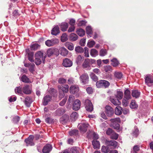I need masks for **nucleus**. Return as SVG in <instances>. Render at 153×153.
<instances>
[{
  "mask_svg": "<svg viewBox=\"0 0 153 153\" xmlns=\"http://www.w3.org/2000/svg\"><path fill=\"white\" fill-rule=\"evenodd\" d=\"M79 79L82 85H85L88 82L89 77L87 74L85 73L82 74L80 76Z\"/></svg>",
  "mask_w": 153,
  "mask_h": 153,
  "instance_id": "5",
  "label": "nucleus"
},
{
  "mask_svg": "<svg viewBox=\"0 0 153 153\" xmlns=\"http://www.w3.org/2000/svg\"><path fill=\"white\" fill-rule=\"evenodd\" d=\"M86 33L88 34H91L92 33V30L91 27L90 26H88L86 27Z\"/></svg>",
  "mask_w": 153,
  "mask_h": 153,
  "instance_id": "52",
  "label": "nucleus"
},
{
  "mask_svg": "<svg viewBox=\"0 0 153 153\" xmlns=\"http://www.w3.org/2000/svg\"><path fill=\"white\" fill-rule=\"evenodd\" d=\"M68 39L67 34L65 33L63 34L61 37V40L62 42H65Z\"/></svg>",
  "mask_w": 153,
  "mask_h": 153,
  "instance_id": "45",
  "label": "nucleus"
},
{
  "mask_svg": "<svg viewBox=\"0 0 153 153\" xmlns=\"http://www.w3.org/2000/svg\"><path fill=\"white\" fill-rule=\"evenodd\" d=\"M33 53L32 52H30L28 53V59L31 62H34L33 59Z\"/></svg>",
  "mask_w": 153,
  "mask_h": 153,
  "instance_id": "47",
  "label": "nucleus"
},
{
  "mask_svg": "<svg viewBox=\"0 0 153 153\" xmlns=\"http://www.w3.org/2000/svg\"><path fill=\"white\" fill-rule=\"evenodd\" d=\"M23 92L25 94H29L32 91L31 87L30 85H26L22 88Z\"/></svg>",
  "mask_w": 153,
  "mask_h": 153,
  "instance_id": "9",
  "label": "nucleus"
},
{
  "mask_svg": "<svg viewBox=\"0 0 153 153\" xmlns=\"http://www.w3.org/2000/svg\"><path fill=\"white\" fill-rule=\"evenodd\" d=\"M102 70L106 72L110 73L112 71V68L111 66L109 65H106L104 66L102 68Z\"/></svg>",
  "mask_w": 153,
  "mask_h": 153,
  "instance_id": "24",
  "label": "nucleus"
},
{
  "mask_svg": "<svg viewBox=\"0 0 153 153\" xmlns=\"http://www.w3.org/2000/svg\"><path fill=\"white\" fill-rule=\"evenodd\" d=\"M95 44V42L94 41H90L88 43V46L89 48H91Z\"/></svg>",
  "mask_w": 153,
  "mask_h": 153,
  "instance_id": "54",
  "label": "nucleus"
},
{
  "mask_svg": "<svg viewBox=\"0 0 153 153\" xmlns=\"http://www.w3.org/2000/svg\"><path fill=\"white\" fill-rule=\"evenodd\" d=\"M76 33L80 36H82L85 34V31L82 29H79L76 31Z\"/></svg>",
  "mask_w": 153,
  "mask_h": 153,
  "instance_id": "31",
  "label": "nucleus"
},
{
  "mask_svg": "<svg viewBox=\"0 0 153 153\" xmlns=\"http://www.w3.org/2000/svg\"><path fill=\"white\" fill-rule=\"evenodd\" d=\"M74 99L75 97L74 95H70L69 97V98L68 100V102L70 103H71L74 100Z\"/></svg>",
  "mask_w": 153,
  "mask_h": 153,
  "instance_id": "56",
  "label": "nucleus"
},
{
  "mask_svg": "<svg viewBox=\"0 0 153 153\" xmlns=\"http://www.w3.org/2000/svg\"><path fill=\"white\" fill-rule=\"evenodd\" d=\"M92 144L94 149L99 148L100 143L99 141L96 140H94L92 142Z\"/></svg>",
  "mask_w": 153,
  "mask_h": 153,
  "instance_id": "27",
  "label": "nucleus"
},
{
  "mask_svg": "<svg viewBox=\"0 0 153 153\" xmlns=\"http://www.w3.org/2000/svg\"><path fill=\"white\" fill-rule=\"evenodd\" d=\"M85 51L84 52V56L86 57H88L89 56L88 53V49L85 47L84 48Z\"/></svg>",
  "mask_w": 153,
  "mask_h": 153,
  "instance_id": "53",
  "label": "nucleus"
},
{
  "mask_svg": "<svg viewBox=\"0 0 153 153\" xmlns=\"http://www.w3.org/2000/svg\"><path fill=\"white\" fill-rule=\"evenodd\" d=\"M86 23V22L85 21H80L78 23V25L79 26H83L85 25Z\"/></svg>",
  "mask_w": 153,
  "mask_h": 153,
  "instance_id": "63",
  "label": "nucleus"
},
{
  "mask_svg": "<svg viewBox=\"0 0 153 153\" xmlns=\"http://www.w3.org/2000/svg\"><path fill=\"white\" fill-rule=\"evenodd\" d=\"M21 80L22 82L25 83H29L30 82L29 79L25 75L22 76Z\"/></svg>",
  "mask_w": 153,
  "mask_h": 153,
  "instance_id": "35",
  "label": "nucleus"
},
{
  "mask_svg": "<svg viewBox=\"0 0 153 153\" xmlns=\"http://www.w3.org/2000/svg\"><path fill=\"white\" fill-rule=\"evenodd\" d=\"M114 132L110 128H108L107 131H106V134H107L108 135H111L112 133H113Z\"/></svg>",
  "mask_w": 153,
  "mask_h": 153,
  "instance_id": "61",
  "label": "nucleus"
},
{
  "mask_svg": "<svg viewBox=\"0 0 153 153\" xmlns=\"http://www.w3.org/2000/svg\"><path fill=\"white\" fill-rule=\"evenodd\" d=\"M75 51L77 52L81 53L83 52L84 50L82 47L78 46L75 48Z\"/></svg>",
  "mask_w": 153,
  "mask_h": 153,
  "instance_id": "48",
  "label": "nucleus"
},
{
  "mask_svg": "<svg viewBox=\"0 0 153 153\" xmlns=\"http://www.w3.org/2000/svg\"><path fill=\"white\" fill-rule=\"evenodd\" d=\"M128 100H127L125 98H124L123 99V105L125 106H127L128 104Z\"/></svg>",
  "mask_w": 153,
  "mask_h": 153,
  "instance_id": "60",
  "label": "nucleus"
},
{
  "mask_svg": "<svg viewBox=\"0 0 153 153\" xmlns=\"http://www.w3.org/2000/svg\"><path fill=\"white\" fill-rule=\"evenodd\" d=\"M65 46L70 50H73L74 48L73 44L71 42H67L65 44Z\"/></svg>",
  "mask_w": 153,
  "mask_h": 153,
  "instance_id": "26",
  "label": "nucleus"
},
{
  "mask_svg": "<svg viewBox=\"0 0 153 153\" xmlns=\"http://www.w3.org/2000/svg\"><path fill=\"white\" fill-rule=\"evenodd\" d=\"M140 93L137 90L132 91V96L133 97L137 98L139 97L140 95Z\"/></svg>",
  "mask_w": 153,
  "mask_h": 153,
  "instance_id": "33",
  "label": "nucleus"
},
{
  "mask_svg": "<svg viewBox=\"0 0 153 153\" xmlns=\"http://www.w3.org/2000/svg\"><path fill=\"white\" fill-rule=\"evenodd\" d=\"M88 126V124L85 121H83L82 123L79 124L78 127L80 131L84 133L87 131Z\"/></svg>",
  "mask_w": 153,
  "mask_h": 153,
  "instance_id": "3",
  "label": "nucleus"
},
{
  "mask_svg": "<svg viewBox=\"0 0 153 153\" xmlns=\"http://www.w3.org/2000/svg\"><path fill=\"white\" fill-rule=\"evenodd\" d=\"M111 121L113 123V126L114 128L117 129H119V124L118 123L120 122V120L119 118H117L111 119Z\"/></svg>",
  "mask_w": 153,
  "mask_h": 153,
  "instance_id": "10",
  "label": "nucleus"
},
{
  "mask_svg": "<svg viewBox=\"0 0 153 153\" xmlns=\"http://www.w3.org/2000/svg\"><path fill=\"white\" fill-rule=\"evenodd\" d=\"M106 144L108 146H112L114 148H116L117 146V143L114 140L110 141L106 140Z\"/></svg>",
  "mask_w": 153,
  "mask_h": 153,
  "instance_id": "11",
  "label": "nucleus"
},
{
  "mask_svg": "<svg viewBox=\"0 0 153 153\" xmlns=\"http://www.w3.org/2000/svg\"><path fill=\"white\" fill-rule=\"evenodd\" d=\"M78 130H73L69 132V134L71 136L76 135L78 134Z\"/></svg>",
  "mask_w": 153,
  "mask_h": 153,
  "instance_id": "50",
  "label": "nucleus"
},
{
  "mask_svg": "<svg viewBox=\"0 0 153 153\" xmlns=\"http://www.w3.org/2000/svg\"><path fill=\"white\" fill-rule=\"evenodd\" d=\"M61 54L63 56H66L68 53V51L64 48H61L60 49Z\"/></svg>",
  "mask_w": 153,
  "mask_h": 153,
  "instance_id": "25",
  "label": "nucleus"
},
{
  "mask_svg": "<svg viewBox=\"0 0 153 153\" xmlns=\"http://www.w3.org/2000/svg\"><path fill=\"white\" fill-rule=\"evenodd\" d=\"M68 88L69 86L67 85H63L60 87L61 90L64 92H67L68 91Z\"/></svg>",
  "mask_w": 153,
  "mask_h": 153,
  "instance_id": "29",
  "label": "nucleus"
},
{
  "mask_svg": "<svg viewBox=\"0 0 153 153\" xmlns=\"http://www.w3.org/2000/svg\"><path fill=\"white\" fill-rule=\"evenodd\" d=\"M138 106V105L136 104L134 100H132L130 104V108H131L134 109L137 108Z\"/></svg>",
  "mask_w": 153,
  "mask_h": 153,
  "instance_id": "41",
  "label": "nucleus"
},
{
  "mask_svg": "<svg viewBox=\"0 0 153 153\" xmlns=\"http://www.w3.org/2000/svg\"><path fill=\"white\" fill-rule=\"evenodd\" d=\"M33 100L32 98L28 96L26 97L24 101L25 104L27 107H29L30 106Z\"/></svg>",
  "mask_w": 153,
  "mask_h": 153,
  "instance_id": "17",
  "label": "nucleus"
},
{
  "mask_svg": "<svg viewBox=\"0 0 153 153\" xmlns=\"http://www.w3.org/2000/svg\"><path fill=\"white\" fill-rule=\"evenodd\" d=\"M145 83L148 86L153 85V77L150 75H147L145 78Z\"/></svg>",
  "mask_w": 153,
  "mask_h": 153,
  "instance_id": "6",
  "label": "nucleus"
},
{
  "mask_svg": "<svg viewBox=\"0 0 153 153\" xmlns=\"http://www.w3.org/2000/svg\"><path fill=\"white\" fill-rule=\"evenodd\" d=\"M117 98L119 99H121L123 97V92L122 91H117L116 95Z\"/></svg>",
  "mask_w": 153,
  "mask_h": 153,
  "instance_id": "43",
  "label": "nucleus"
},
{
  "mask_svg": "<svg viewBox=\"0 0 153 153\" xmlns=\"http://www.w3.org/2000/svg\"><path fill=\"white\" fill-rule=\"evenodd\" d=\"M122 111V108L120 106L116 107L115 109V113L117 115H120L121 114Z\"/></svg>",
  "mask_w": 153,
  "mask_h": 153,
  "instance_id": "28",
  "label": "nucleus"
},
{
  "mask_svg": "<svg viewBox=\"0 0 153 153\" xmlns=\"http://www.w3.org/2000/svg\"><path fill=\"white\" fill-rule=\"evenodd\" d=\"M81 102L80 101L78 100H76L74 101L73 104V109L76 111L79 109L80 108Z\"/></svg>",
  "mask_w": 153,
  "mask_h": 153,
  "instance_id": "12",
  "label": "nucleus"
},
{
  "mask_svg": "<svg viewBox=\"0 0 153 153\" xmlns=\"http://www.w3.org/2000/svg\"><path fill=\"white\" fill-rule=\"evenodd\" d=\"M59 25L60 26L61 30L63 31H66L68 26V24L65 22H62Z\"/></svg>",
  "mask_w": 153,
  "mask_h": 153,
  "instance_id": "20",
  "label": "nucleus"
},
{
  "mask_svg": "<svg viewBox=\"0 0 153 153\" xmlns=\"http://www.w3.org/2000/svg\"><path fill=\"white\" fill-rule=\"evenodd\" d=\"M63 65L64 66L66 67H70L72 65V62L70 59L66 58L64 60Z\"/></svg>",
  "mask_w": 153,
  "mask_h": 153,
  "instance_id": "15",
  "label": "nucleus"
},
{
  "mask_svg": "<svg viewBox=\"0 0 153 153\" xmlns=\"http://www.w3.org/2000/svg\"><path fill=\"white\" fill-rule=\"evenodd\" d=\"M45 43L46 45L48 47H50L51 46H53V45L52 43V42L51 40H47L45 42Z\"/></svg>",
  "mask_w": 153,
  "mask_h": 153,
  "instance_id": "59",
  "label": "nucleus"
},
{
  "mask_svg": "<svg viewBox=\"0 0 153 153\" xmlns=\"http://www.w3.org/2000/svg\"><path fill=\"white\" fill-rule=\"evenodd\" d=\"M34 137L33 135H30L26 139L25 141L26 143L27 146H33L34 145L33 142Z\"/></svg>",
  "mask_w": 153,
  "mask_h": 153,
  "instance_id": "7",
  "label": "nucleus"
},
{
  "mask_svg": "<svg viewBox=\"0 0 153 153\" xmlns=\"http://www.w3.org/2000/svg\"><path fill=\"white\" fill-rule=\"evenodd\" d=\"M51 40L52 42L53 46L57 44L59 42V40L57 39H53Z\"/></svg>",
  "mask_w": 153,
  "mask_h": 153,
  "instance_id": "58",
  "label": "nucleus"
},
{
  "mask_svg": "<svg viewBox=\"0 0 153 153\" xmlns=\"http://www.w3.org/2000/svg\"><path fill=\"white\" fill-rule=\"evenodd\" d=\"M105 112L107 115L108 117H111L114 113V111L113 108L109 105H106L105 107Z\"/></svg>",
  "mask_w": 153,
  "mask_h": 153,
  "instance_id": "8",
  "label": "nucleus"
},
{
  "mask_svg": "<svg viewBox=\"0 0 153 153\" xmlns=\"http://www.w3.org/2000/svg\"><path fill=\"white\" fill-rule=\"evenodd\" d=\"M57 50L54 48H50L48 49L47 52V55L48 57H50L54 53L55 51H56Z\"/></svg>",
  "mask_w": 153,
  "mask_h": 153,
  "instance_id": "23",
  "label": "nucleus"
},
{
  "mask_svg": "<svg viewBox=\"0 0 153 153\" xmlns=\"http://www.w3.org/2000/svg\"><path fill=\"white\" fill-rule=\"evenodd\" d=\"M84 59V58L83 56H82L80 55H79L76 58V62L78 64H80L83 61Z\"/></svg>",
  "mask_w": 153,
  "mask_h": 153,
  "instance_id": "37",
  "label": "nucleus"
},
{
  "mask_svg": "<svg viewBox=\"0 0 153 153\" xmlns=\"http://www.w3.org/2000/svg\"><path fill=\"white\" fill-rule=\"evenodd\" d=\"M40 45L37 44H34L30 46V49L32 50H35L39 49Z\"/></svg>",
  "mask_w": 153,
  "mask_h": 153,
  "instance_id": "40",
  "label": "nucleus"
},
{
  "mask_svg": "<svg viewBox=\"0 0 153 153\" xmlns=\"http://www.w3.org/2000/svg\"><path fill=\"white\" fill-rule=\"evenodd\" d=\"M51 99V97L49 96H46L44 97L43 99V104L44 105H46Z\"/></svg>",
  "mask_w": 153,
  "mask_h": 153,
  "instance_id": "22",
  "label": "nucleus"
},
{
  "mask_svg": "<svg viewBox=\"0 0 153 153\" xmlns=\"http://www.w3.org/2000/svg\"><path fill=\"white\" fill-rule=\"evenodd\" d=\"M52 146L50 144H47L45 145L42 149L43 153H49L52 149Z\"/></svg>",
  "mask_w": 153,
  "mask_h": 153,
  "instance_id": "13",
  "label": "nucleus"
},
{
  "mask_svg": "<svg viewBox=\"0 0 153 153\" xmlns=\"http://www.w3.org/2000/svg\"><path fill=\"white\" fill-rule=\"evenodd\" d=\"M59 33V27L57 25L55 26L51 30L52 35H56Z\"/></svg>",
  "mask_w": 153,
  "mask_h": 153,
  "instance_id": "18",
  "label": "nucleus"
},
{
  "mask_svg": "<svg viewBox=\"0 0 153 153\" xmlns=\"http://www.w3.org/2000/svg\"><path fill=\"white\" fill-rule=\"evenodd\" d=\"M70 117L72 120L75 121L78 117V114L76 112H74L71 114Z\"/></svg>",
  "mask_w": 153,
  "mask_h": 153,
  "instance_id": "32",
  "label": "nucleus"
},
{
  "mask_svg": "<svg viewBox=\"0 0 153 153\" xmlns=\"http://www.w3.org/2000/svg\"><path fill=\"white\" fill-rule=\"evenodd\" d=\"M90 76L91 77V78L94 81H96L97 80V77L93 73H91L90 74Z\"/></svg>",
  "mask_w": 153,
  "mask_h": 153,
  "instance_id": "51",
  "label": "nucleus"
},
{
  "mask_svg": "<svg viewBox=\"0 0 153 153\" xmlns=\"http://www.w3.org/2000/svg\"><path fill=\"white\" fill-rule=\"evenodd\" d=\"M101 150L104 153H107L109 152L110 150L108 146H102V147Z\"/></svg>",
  "mask_w": 153,
  "mask_h": 153,
  "instance_id": "44",
  "label": "nucleus"
},
{
  "mask_svg": "<svg viewBox=\"0 0 153 153\" xmlns=\"http://www.w3.org/2000/svg\"><path fill=\"white\" fill-rule=\"evenodd\" d=\"M15 91L16 94H22V88L20 86L16 87L15 88Z\"/></svg>",
  "mask_w": 153,
  "mask_h": 153,
  "instance_id": "36",
  "label": "nucleus"
},
{
  "mask_svg": "<svg viewBox=\"0 0 153 153\" xmlns=\"http://www.w3.org/2000/svg\"><path fill=\"white\" fill-rule=\"evenodd\" d=\"M107 54L106 51L105 50H101L100 53V55L102 56H104Z\"/></svg>",
  "mask_w": 153,
  "mask_h": 153,
  "instance_id": "57",
  "label": "nucleus"
},
{
  "mask_svg": "<svg viewBox=\"0 0 153 153\" xmlns=\"http://www.w3.org/2000/svg\"><path fill=\"white\" fill-rule=\"evenodd\" d=\"M111 64L114 67L117 66L119 63V62L117 59L115 58L111 60Z\"/></svg>",
  "mask_w": 153,
  "mask_h": 153,
  "instance_id": "34",
  "label": "nucleus"
},
{
  "mask_svg": "<svg viewBox=\"0 0 153 153\" xmlns=\"http://www.w3.org/2000/svg\"><path fill=\"white\" fill-rule=\"evenodd\" d=\"M118 137V134L114 132L112 133L111 135V138L113 139L117 140Z\"/></svg>",
  "mask_w": 153,
  "mask_h": 153,
  "instance_id": "55",
  "label": "nucleus"
},
{
  "mask_svg": "<svg viewBox=\"0 0 153 153\" xmlns=\"http://www.w3.org/2000/svg\"><path fill=\"white\" fill-rule=\"evenodd\" d=\"M98 88L104 87L106 88L110 85L109 82L104 80H101L98 81L96 84Z\"/></svg>",
  "mask_w": 153,
  "mask_h": 153,
  "instance_id": "2",
  "label": "nucleus"
},
{
  "mask_svg": "<svg viewBox=\"0 0 153 153\" xmlns=\"http://www.w3.org/2000/svg\"><path fill=\"white\" fill-rule=\"evenodd\" d=\"M124 98L127 100H129L131 98L130 91L128 89L125 91Z\"/></svg>",
  "mask_w": 153,
  "mask_h": 153,
  "instance_id": "21",
  "label": "nucleus"
},
{
  "mask_svg": "<svg viewBox=\"0 0 153 153\" xmlns=\"http://www.w3.org/2000/svg\"><path fill=\"white\" fill-rule=\"evenodd\" d=\"M67 100V98L65 97L59 103V105L60 106H63L65 104Z\"/></svg>",
  "mask_w": 153,
  "mask_h": 153,
  "instance_id": "62",
  "label": "nucleus"
},
{
  "mask_svg": "<svg viewBox=\"0 0 153 153\" xmlns=\"http://www.w3.org/2000/svg\"><path fill=\"white\" fill-rule=\"evenodd\" d=\"M79 148L77 147H74L71 149V153H79Z\"/></svg>",
  "mask_w": 153,
  "mask_h": 153,
  "instance_id": "46",
  "label": "nucleus"
},
{
  "mask_svg": "<svg viewBox=\"0 0 153 153\" xmlns=\"http://www.w3.org/2000/svg\"><path fill=\"white\" fill-rule=\"evenodd\" d=\"M111 101L115 105H119L121 104V102L118 99L111 98Z\"/></svg>",
  "mask_w": 153,
  "mask_h": 153,
  "instance_id": "30",
  "label": "nucleus"
},
{
  "mask_svg": "<svg viewBox=\"0 0 153 153\" xmlns=\"http://www.w3.org/2000/svg\"><path fill=\"white\" fill-rule=\"evenodd\" d=\"M85 108L87 111L91 112L93 109V106L91 101L87 99L85 101Z\"/></svg>",
  "mask_w": 153,
  "mask_h": 153,
  "instance_id": "4",
  "label": "nucleus"
},
{
  "mask_svg": "<svg viewBox=\"0 0 153 153\" xmlns=\"http://www.w3.org/2000/svg\"><path fill=\"white\" fill-rule=\"evenodd\" d=\"M66 81L65 79L63 78H60L58 80V82L60 84H64L65 83Z\"/></svg>",
  "mask_w": 153,
  "mask_h": 153,
  "instance_id": "64",
  "label": "nucleus"
},
{
  "mask_svg": "<svg viewBox=\"0 0 153 153\" xmlns=\"http://www.w3.org/2000/svg\"><path fill=\"white\" fill-rule=\"evenodd\" d=\"M114 75L118 79H121L123 76L121 73L119 72H116L114 73Z\"/></svg>",
  "mask_w": 153,
  "mask_h": 153,
  "instance_id": "49",
  "label": "nucleus"
},
{
  "mask_svg": "<svg viewBox=\"0 0 153 153\" xmlns=\"http://www.w3.org/2000/svg\"><path fill=\"white\" fill-rule=\"evenodd\" d=\"M70 38L71 40L74 41L77 39L78 36L75 33H71L70 35Z\"/></svg>",
  "mask_w": 153,
  "mask_h": 153,
  "instance_id": "39",
  "label": "nucleus"
},
{
  "mask_svg": "<svg viewBox=\"0 0 153 153\" xmlns=\"http://www.w3.org/2000/svg\"><path fill=\"white\" fill-rule=\"evenodd\" d=\"M90 59H85L82 64L83 67L86 70L90 69V64L89 62Z\"/></svg>",
  "mask_w": 153,
  "mask_h": 153,
  "instance_id": "14",
  "label": "nucleus"
},
{
  "mask_svg": "<svg viewBox=\"0 0 153 153\" xmlns=\"http://www.w3.org/2000/svg\"><path fill=\"white\" fill-rule=\"evenodd\" d=\"M35 63L36 65H39L41 64L42 62L44 63L46 55L43 54V53L41 51H38L36 52L35 55Z\"/></svg>",
  "mask_w": 153,
  "mask_h": 153,
  "instance_id": "1",
  "label": "nucleus"
},
{
  "mask_svg": "<svg viewBox=\"0 0 153 153\" xmlns=\"http://www.w3.org/2000/svg\"><path fill=\"white\" fill-rule=\"evenodd\" d=\"M65 111L63 108H59L57 109L56 111V114L58 115H60L62 114L65 113Z\"/></svg>",
  "mask_w": 153,
  "mask_h": 153,
  "instance_id": "38",
  "label": "nucleus"
},
{
  "mask_svg": "<svg viewBox=\"0 0 153 153\" xmlns=\"http://www.w3.org/2000/svg\"><path fill=\"white\" fill-rule=\"evenodd\" d=\"M79 90V87L76 85H72L70 87V92L72 94H74L77 93Z\"/></svg>",
  "mask_w": 153,
  "mask_h": 153,
  "instance_id": "16",
  "label": "nucleus"
},
{
  "mask_svg": "<svg viewBox=\"0 0 153 153\" xmlns=\"http://www.w3.org/2000/svg\"><path fill=\"white\" fill-rule=\"evenodd\" d=\"M90 54L92 56L95 57L98 55V52L96 49H92L91 50Z\"/></svg>",
  "mask_w": 153,
  "mask_h": 153,
  "instance_id": "42",
  "label": "nucleus"
},
{
  "mask_svg": "<svg viewBox=\"0 0 153 153\" xmlns=\"http://www.w3.org/2000/svg\"><path fill=\"white\" fill-rule=\"evenodd\" d=\"M92 135H93V138L94 140H97L98 139L99 137L97 134L91 131H89L88 132L87 136L88 138H91V137Z\"/></svg>",
  "mask_w": 153,
  "mask_h": 153,
  "instance_id": "19",
  "label": "nucleus"
}]
</instances>
